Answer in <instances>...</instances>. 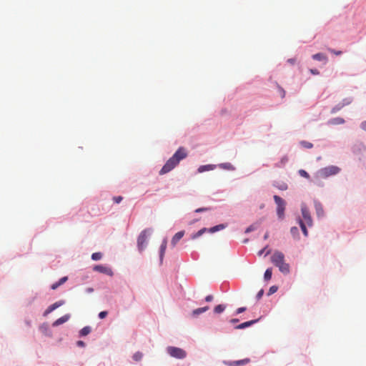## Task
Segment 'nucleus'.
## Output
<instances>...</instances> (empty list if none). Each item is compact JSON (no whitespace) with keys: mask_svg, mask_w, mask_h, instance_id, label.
I'll list each match as a JSON object with an SVG mask.
<instances>
[{"mask_svg":"<svg viewBox=\"0 0 366 366\" xmlns=\"http://www.w3.org/2000/svg\"><path fill=\"white\" fill-rule=\"evenodd\" d=\"M187 157V152L186 149L181 147L176 152L170 157L165 164L163 166L162 169L159 171V174H165L172 171L177 165L179 164V162Z\"/></svg>","mask_w":366,"mask_h":366,"instance_id":"obj_1","label":"nucleus"},{"mask_svg":"<svg viewBox=\"0 0 366 366\" xmlns=\"http://www.w3.org/2000/svg\"><path fill=\"white\" fill-rule=\"evenodd\" d=\"M271 262L284 274H287L290 272V265L285 262V255L282 252L275 251L271 256Z\"/></svg>","mask_w":366,"mask_h":366,"instance_id":"obj_2","label":"nucleus"},{"mask_svg":"<svg viewBox=\"0 0 366 366\" xmlns=\"http://www.w3.org/2000/svg\"><path fill=\"white\" fill-rule=\"evenodd\" d=\"M340 171V169L334 165L328 166L324 168L320 169L317 172V176L320 178L325 179L330 176L335 175L338 174Z\"/></svg>","mask_w":366,"mask_h":366,"instance_id":"obj_3","label":"nucleus"},{"mask_svg":"<svg viewBox=\"0 0 366 366\" xmlns=\"http://www.w3.org/2000/svg\"><path fill=\"white\" fill-rule=\"evenodd\" d=\"M167 353L172 357L177 359H184L187 356V352L182 348L169 346L167 348Z\"/></svg>","mask_w":366,"mask_h":366,"instance_id":"obj_4","label":"nucleus"},{"mask_svg":"<svg viewBox=\"0 0 366 366\" xmlns=\"http://www.w3.org/2000/svg\"><path fill=\"white\" fill-rule=\"evenodd\" d=\"M151 232L152 230L150 229H145L138 237L137 246L140 251H142L145 248L148 237L150 235Z\"/></svg>","mask_w":366,"mask_h":366,"instance_id":"obj_5","label":"nucleus"},{"mask_svg":"<svg viewBox=\"0 0 366 366\" xmlns=\"http://www.w3.org/2000/svg\"><path fill=\"white\" fill-rule=\"evenodd\" d=\"M274 200L277 204V214L280 219H283L285 209V202L277 195L274 196Z\"/></svg>","mask_w":366,"mask_h":366,"instance_id":"obj_6","label":"nucleus"},{"mask_svg":"<svg viewBox=\"0 0 366 366\" xmlns=\"http://www.w3.org/2000/svg\"><path fill=\"white\" fill-rule=\"evenodd\" d=\"M93 270L99 273L107 274L109 276L113 275L112 269L110 267L104 265H95L93 268Z\"/></svg>","mask_w":366,"mask_h":366,"instance_id":"obj_7","label":"nucleus"},{"mask_svg":"<svg viewBox=\"0 0 366 366\" xmlns=\"http://www.w3.org/2000/svg\"><path fill=\"white\" fill-rule=\"evenodd\" d=\"M301 211H302V217H303L304 219L306 221L307 224L309 226H312V217L310 216L308 209L305 206H302Z\"/></svg>","mask_w":366,"mask_h":366,"instance_id":"obj_8","label":"nucleus"},{"mask_svg":"<svg viewBox=\"0 0 366 366\" xmlns=\"http://www.w3.org/2000/svg\"><path fill=\"white\" fill-rule=\"evenodd\" d=\"M64 304V301L60 300L58 302H54V304L51 305L44 312V316L48 315L49 313H51L52 311L56 310V308L59 307L60 306L63 305Z\"/></svg>","mask_w":366,"mask_h":366,"instance_id":"obj_9","label":"nucleus"},{"mask_svg":"<svg viewBox=\"0 0 366 366\" xmlns=\"http://www.w3.org/2000/svg\"><path fill=\"white\" fill-rule=\"evenodd\" d=\"M184 235V231H180L176 233L172 239L171 243L172 246H175L177 243L183 237Z\"/></svg>","mask_w":366,"mask_h":366,"instance_id":"obj_10","label":"nucleus"},{"mask_svg":"<svg viewBox=\"0 0 366 366\" xmlns=\"http://www.w3.org/2000/svg\"><path fill=\"white\" fill-rule=\"evenodd\" d=\"M69 318H70L69 315H65L59 317V319H57L56 321H54L52 324V326L53 327L59 326V325L67 322Z\"/></svg>","mask_w":366,"mask_h":366,"instance_id":"obj_11","label":"nucleus"},{"mask_svg":"<svg viewBox=\"0 0 366 366\" xmlns=\"http://www.w3.org/2000/svg\"><path fill=\"white\" fill-rule=\"evenodd\" d=\"M249 362H250V360L249 358H245V359H243L241 360L229 362L227 363V365L229 366H241V365L248 364Z\"/></svg>","mask_w":366,"mask_h":366,"instance_id":"obj_12","label":"nucleus"},{"mask_svg":"<svg viewBox=\"0 0 366 366\" xmlns=\"http://www.w3.org/2000/svg\"><path fill=\"white\" fill-rule=\"evenodd\" d=\"M216 168L214 164L202 165L198 168V172L202 173L206 171L213 170Z\"/></svg>","mask_w":366,"mask_h":366,"instance_id":"obj_13","label":"nucleus"},{"mask_svg":"<svg viewBox=\"0 0 366 366\" xmlns=\"http://www.w3.org/2000/svg\"><path fill=\"white\" fill-rule=\"evenodd\" d=\"M167 240L164 239L160 246L159 258H160L161 262L163 260V257H164V253H165V251L167 249Z\"/></svg>","mask_w":366,"mask_h":366,"instance_id":"obj_14","label":"nucleus"},{"mask_svg":"<svg viewBox=\"0 0 366 366\" xmlns=\"http://www.w3.org/2000/svg\"><path fill=\"white\" fill-rule=\"evenodd\" d=\"M257 322V320H250L245 322H243L236 327V329H244L247 327H249Z\"/></svg>","mask_w":366,"mask_h":366,"instance_id":"obj_15","label":"nucleus"},{"mask_svg":"<svg viewBox=\"0 0 366 366\" xmlns=\"http://www.w3.org/2000/svg\"><path fill=\"white\" fill-rule=\"evenodd\" d=\"M209 310V307L208 306H206V307H200V308H197L196 310H194L192 311V316L193 317H197L199 315Z\"/></svg>","mask_w":366,"mask_h":366,"instance_id":"obj_16","label":"nucleus"},{"mask_svg":"<svg viewBox=\"0 0 366 366\" xmlns=\"http://www.w3.org/2000/svg\"><path fill=\"white\" fill-rule=\"evenodd\" d=\"M312 59L314 60H317V61H327V56L324 54H322V53H317V54H314L312 56Z\"/></svg>","mask_w":366,"mask_h":366,"instance_id":"obj_17","label":"nucleus"},{"mask_svg":"<svg viewBox=\"0 0 366 366\" xmlns=\"http://www.w3.org/2000/svg\"><path fill=\"white\" fill-rule=\"evenodd\" d=\"M344 123H345V120H344V119H342L341 117L334 118V119H330L329 121V124H333V125L342 124H344Z\"/></svg>","mask_w":366,"mask_h":366,"instance_id":"obj_18","label":"nucleus"},{"mask_svg":"<svg viewBox=\"0 0 366 366\" xmlns=\"http://www.w3.org/2000/svg\"><path fill=\"white\" fill-rule=\"evenodd\" d=\"M207 231H209V229H207V228H202L200 230H199L197 232H196L194 234H192V236H191V238L192 239H195L198 238L199 237H200L201 235H202L204 233H205Z\"/></svg>","mask_w":366,"mask_h":366,"instance_id":"obj_19","label":"nucleus"},{"mask_svg":"<svg viewBox=\"0 0 366 366\" xmlns=\"http://www.w3.org/2000/svg\"><path fill=\"white\" fill-rule=\"evenodd\" d=\"M91 332V327L89 326L83 327L80 332L79 334L81 336H86L89 335Z\"/></svg>","mask_w":366,"mask_h":366,"instance_id":"obj_20","label":"nucleus"},{"mask_svg":"<svg viewBox=\"0 0 366 366\" xmlns=\"http://www.w3.org/2000/svg\"><path fill=\"white\" fill-rule=\"evenodd\" d=\"M272 274V268H268L266 269L264 274V279L266 281H268L271 279Z\"/></svg>","mask_w":366,"mask_h":366,"instance_id":"obj_21","label":"nucleus"},{"mask_svg":"<svg viewBox=\"0 0 366 366\" xmlns=\"http://www.w3.org/2000/svg\"><path fill=\"white\" fill-rule=\"evenodd\" d=\"M224 227H225L224 224H218L217 226H214V227H211L210 229H209V232L213 233V232H217V231H219L220 229H222Z\"/></svg>","mask_w":366,"mask_h":366,"instance_id":"obj_22","label":"nucleus"},{"mask_svg":"<svg viewBox=\"0 0 366 366\" xmlns=\"http://www.w3.org/2000/svg\"><path fill=\"white\" fill-rule=\"evenodd\" d=\"M315 208H316L317 214L319 217L324 215V210L320 204H316Z\"/></svg>","mask_w":366,"mask_h":366,"instance_id":"obj_23","label":"nucleus"},{"mask_svg":"<svg viewBox=\"0 0 366 366\" xmlns=\"http://www.w3.org/2000/svg\"><path fill=\"white\" fill-rule=\"evenodd\" d=\"M299 224H300V226L301 227V229H302L304 235L305 237H307L308 235V232H307V229L306 228L305 223L301 219H299Z\"/></svg>","mask_w":366,"mask_h":366,"instance_id":"obj_24","label":"nucleus"},{"mask_svg":"<svg viewBox=\"0 0 366 366\" xmlns=\"http://www.w3.org/2000/svg\"><path fill=\"white\" fill-rule=\"evenodd\" d=\"M225 308H226L225 305H218L214 307V311L215 313L219 314V313L222 312L225 310Z\"/></svg>","mask_w":366,"mask_h":366,"instance_id":"obj_25","label":"nucleus"},{"mask_svg":"<svg viewBox=\"0 0 366 366\" xmlns=\"http://www.w3.org/2000/svg\"><path fill=\"white\" fill-rule=\"evenodd\" d=\"M300 144L302 147L306 149H311L313 147V144L311 142L307 141H301Z\"/></svg>","mask_w":366,"mask_h":366,"instance_id":"obj_26","label":"nucleus"},{"mask_svg":"<svg viewBox=\"0 0 366 366\" xmlns=\"http://www.w3.org/2000/svg\"><path fill=\"white\" fill-rule=\"evenodd\" d=\"M219 167L228 170H233L234 169V167L230 163L221 164H219Z\"/></svg>","mask_w":366,"mask_h":366,"instance_id":"obj_27","label":"nucleus"},{"mask_svg":"<svg viewBox=\"0 0 366 366\" xmlns=\"http://www.w3.org/2000/svg\"><path fill=\"white\" fill-rule=\"evenodd\" d=\"M102 257V254L101 252H94L92 254V259L94 261H97L101 259Z\"/></svg>","mask_w":366,"mask_h":366,"instance_id":"obj_28","label":"nucleus"},{"mask_svg":"<svg viewBox=\"0 0 366 366\" xmlns=\"http://www.w3.org/2000/svg\"><path fill=\"white\" fill-rule=\"evenodd\" d=\"M142 357H143V355H142V352H136V353H134V355H133V360H134V361H136V362H138V361H139V360H142Z\"/></svg>","mask_w":366,"mask_h":366,"instance_id":"obj_29","label":"nucleus"},{"mask_svg":"<svg viewBox=\"0 0 366 366\" xmlns=\"http://www.w3.org/2000/svg\"><path fill=\"white\" fill-rule=\"evenodd\" d=\"M290 232L294 237H297L299 234V229L297 227H293L291 228Z\"/></svg>","mask_w":366,"mask_h":366,"instance_id":"obj_30","label":"nucleus"},{"mask_svg":"<svg viewBox=\"0 0 366 366\" xmlns=\"http://www.w3.org/2000/svg\"><path fill=\"white\" fill-rule=\"evenodd\" d=\"M298 173L301 177H305L306 179H310V174L304 169H300Z\"/></svg>","mask_w":366,"mask_h":366,"instance_id":"obj_31","label":"nucleus"},{"mask_svg":"<svg viewBox=\"0 0 366 366\" xmlns=\"http://www.w3.org/2000/svg\"><path fill=\"white\" fill-rule=\"evenodd\" d=\"M257 228V224H252L250 225L249 227H248L246 230H245V233H249L252 231H254Z\"/></svg>","mask_w":366,"mask_h":366,"instance_id":"obj_32","label":"nucleus"},{"mask_svg":"<svg viewBox=\"0 0 366 366\" xmlns=\"http://www.w3.org/2000/svg\"><path fill=\"white\" fill-rule=\"evenodd\" d=\"M277 290V286H272L269 290V293L268 295H272L274 294V292H276Z\"/></svg>","mask_w":366,"mask_h":366,"instance_id":"obj_33","label":"nucleus"},{"mask_svg":"<svg viewBox=\"0 0 366 366\" xmlns=\"http://www.w3.org/2000/svg\"><path fill=\"white\" fill-rule=\"evenodd\" d=\"M328 49V51H329L330 52H331V53H332V54H335V55H337V56H338V55H341V54H342V53L341 51H336V50H334V49H330V48H329V49Z\"/></svg>","mask_w":366,"mask_h":366,"instance_id":"obj_34","label":"nucleus"},{"mask_svg":"<svg viewBox=\"0 0 366 366\" xmlns=\"http://www.w3.org/2000/svg\"><path fill=\"white\" fill-rule=\"evenodd\" d=\"M122 197L121 196H117V197H113V201L117 203V204H119L121 202V201L122 200Z\"/></svg>","mask_w":366,"mask_h":366,"instance_id":"obj_35","label":"nucleus"},{"mask_svg":"<svg viewBox=\"0 0 366 366\" xmlns=\"http://www.w3.org/2000/svg\"><path fill=\"white\" fill-rule=\"evenodd\" d=\"M209 209H210V208H208V207H202V208L197 209L195 210V212L199 213V212H202L209 211Z\"/></svg>","mask_w":366,"mask_h":366,"instance_id":"obj_36","label":"nucleus"},{"mask_svg":"<svg viewBox=\"0 0 366 366\" xmlns=\"http://www.w3.org/2000/svg\"><path fill=\"white\" fill-rule=\"evenodd\" d=\"M107 314H108V313H107V311H102V312H100L99 313V317L100 319H104V318H105V317H107Z\"/></svg>","mask_w":366,"mask_h":366,"instance_id":"obj_37","label":"nucleus"},{"mask_svg":"<svg viewBox=\"0 0 366 366\" xmlns=\"http://www.w3.org/2000/svg\"><path fill=\"white\" fill-rule=\"evenodd\" d=\"M68 280V277H61L58 282H59V284L61 285H63L64 282H66Z\"/></svg>","mask_w":366,"mask_h":366,"instance_id":"obj_38","label":"nucleus"},{"mask_svg":"<svg viewBox=\"0 0 366 366\" xmlns=\"http://www.w3.org/2000/svg\"><path fill=\"white\" fill-rule=\"evenodd\" d=\"M60 285H61L59 284V282H57L54 283V284L51 286V288L52 290H56V289H57Z\"/></svg>","mask_w":366,"mask_h":366,"instance_id":"obj_39","label":"nucleus"},{"mask_svg":"<svg viewBox=\"0 0 366 366\" xmlns=\"http://www.w3.org/2000/svg\"><path fill=\"white\" fill-rule=\"evenodd\" d=\"M278 188L281 190H286L287 189V185L285 183H282Z\"/></svg>","mask_w":366,"mask_h":366,"instance_id":"obj_40","label":"nucleus"},{"mask_svg":"<svg viewBox=\"0 0 366 366\" xmlns=\"http://www.w3.org/2000/svg\"><path fill=\"white\" fill-rule=\"evenodd\" d=\"M263 294H264V290H260L257 295V300H259L262 297Z\"/></svg>","mask_w":366,"mask_h":366,"instance_id":"obj_41","label":"nucleus"},{"mask_svg":"<svg viewBox=\"0 0 366 366\" xmlns=\"http://www.w3.org/2000/svg\"><path fill=\"white\" fill-rule=\"evenodd\" d=\"M360 128L365 131L366 132V120L365 121H363L361 124H360Z\"/></svg>","mask_w":366,"mask_h":366,"instance_id":"obj_42","label":"nucleus"},{"mask_svg":"<svg viewBox=\"0 0 366 366\" xmlns=\"http://www.w3.org/2000/svg\"><path fill=\"white\" fill-rule=\"evenodd\" d=\"M245 310H246V307H239V308H238V309L237 310V314H240V313H242V312H244Z\"/></svg>","mask_w":366,"mask_h":366,"instance_id":"obj_43","label":"nucleus"},{"mask_svg":"<svg viewBox=\"0 0 366 366\" xmlns=\"http://www.w3.org/2000/svg\"><path fill=\"white\" fill-rule=\"evenodd\" d=\"M213 300V296L209 295H207L206 297H205V300L207 302H211L212 300Z\"/></svg>","mask_w":366,"mask_h":366,"instance_id":"obj_44","label":"nucleus"},{"mask_svg":"<svg viewBox=\"0 0 366 366\" xmlns=\"http://www.w3.org/2000/svg\"><path fill=\"white\" fill-rule=\"evenodd\" d=\"M76 345L79 347H84L85 346V343L83 341H81V340L77 341Z\"/></svg>","mask_w":366,"mask_h":366,"instance_id":"obj_45","label":"nucleus"},{"mask_svg":"<svg viewBox=\"0 0 366 366\" xmlns=\"http://www.w3.org/2000/svg\"><path fill=\"white\" fill-rule=\"evenodd\" d=\"M310 72L312 74H315V75H317L320 74L319 71L317 69H310Z\"/></svg>","mask_w":366,"mask_h":366,"instance_id":"obj_46","label":"nucleus"},{"mask_svg":"<svg viewBox=\"0 0 366 366\" xmlns=\"http://www.w3.org/2000/svg\"><path fill=\"white\" fill-rule=\"evenodd\" d=\"M342 107H335L332 109V113H335L337 111L340 110L341 109Z\"/></svg>","mask_w":366,"mask_h":366,"instance_id":"obj_47","label":"nucleus"},{"mask_svg":"<svg viewBox=\"0 0 366 366\" xmlns=\"http://www.w3.org/2000/svg\"><path fill=\"white\" fill-rule=\"evenodd\" d=\"M287 61L292 64H294L295 63V59H289L287 60Z\"/></svg>","mask_w":366,"mask_h":366,"instance_id":"obj_48","label":"nucleus"},{"mask_svg":"<svg viewBox=\"0 0 366 366\" xmlns=\"http://www.w3.org/2000/svg\"><path fill=\"white\" fill-rule=\"evenodd\" d=\"M269 237V233L268 232H266L265 234L264 235V239H267Z\"/></svg>","mask_w":366,"mask_h":366,"instance_id":"obj_49","label":"nucleus"},{"mask_svg":"<svg viewBox=\"0 0 366 366\" xmlns=\"http://www.w3.org/2000/svg\"><path fill=\"white\" fill-rule=\"evenodd\" d=\"M281 95L282 97H284L285 95V92L282 89H281Z\"/></svg>","mask_w":366,"mask_h":366,"instance_id":"obj_50","label":"nucleus"},{"mask_svg":"<svg viewBox=\"0 0 366 366\" xmlns=\"http://www.w3.org/2000/svg\"><path fill=\"white\" fill-rule=\"evenodd\" d=\"M264 250H265V248H264V249H262V250H260V251L259 252L258 254H259V255H262V254H263V252H264Z\"/></svg>","mask_w":366,"mask_h":366,"instance_id":"obj_51","label":"nucleus"},{"mask_svg":"<svg viewBox=\"0 0 366 366\" xmlns=\"http://www.w3.org/2000/svg\"><path fill=\"white\" fill-rule=\"evenodd\" d=\"M232 322H238V319H232L231 320Z\"/></svg>","mask_w":366,"mask_h":366,"instance_id":"obj_52","label":"nucleus"},{"mask_svg":"<svg viewBox=\"0 0 366 366\" xmlns=\"http://www.w3.org/2000/svg\"><path fill=\"white\" fill-rule=\"evenodd\" d=\"M87 291L89 292H93V289L92 288H88Z\"/></svg>","mask_w":366,"mask_h":366,"instance_id":"obj_53","label":"nucleus"}]
</instances>
